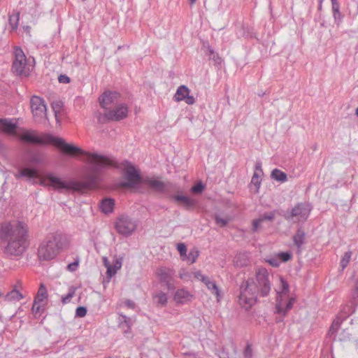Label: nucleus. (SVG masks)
Masks as SVG:
<instances>
[{
    "label": "nucleus",
    "instance_id": "nucleus-54",
    "mask_svg": "<svg viewBox=\"0 0 358 358\" xmlns=\"http://www.w3.org/2000/svg\"><path fill=\"white\" fill-rule=\"evenodd\" d=\"M357 291H358V281L356 280L355 282V291H354V293H353V296H354L355 302L352 303V306L356 303L355 296L357 294Z\"/></svg>",
    "mask_w": 358,
    "mask_h": 358
},
{
    "label": "nucleus",
    "instance_id": "nucleus-4",
    "mask_svg": "<svg viewBox=\"0 0 358 358\" xmlns=\"http://www.w3.org/2000/svg\"><path fill=\"white\" fill-rule=\"evenodd\" d=\"M103 113H99L97 120L100 123L109 121H120L127 117L128 107L120 102V94L117 92L106 91L99 98Z\"/></svg>",
    "mask_w": 358,
    "mask_h": 358
},
{
    "label": "nucleus",
    "instance_id": "nucleus-33",
    "mask_svg": "<svg viewBox=\"0 0 358 358\" xmlns=\"http://www.w3.org/2000/svg\"><path fill=\"white\" fill-rule=\"evenodd\" d=\"M76 292V288L74 287H71L69 290V293L62 296V301L64 304L68 303L70 302L71 299L73 297Z\"/></svg>",
    "mask_w": 358,
    "mask_h": 358
},
{
    "label": "nucleus",
    "instance_id": "nucleus-27",
    "mask_svg": "<svg viewBox=\"0 0 358 358\" xmlns=\"http://www.w3.org/2000/svg\"><path fill=\"white\" fill-rule=\"evenodd\" d=\"M332 5V11L335 22L338 24L341 22V13L339 11V3L337 0H331Z\"/></svg>",
    "mask_w": 358,
    "mask_h": 358
},
{
    "label": "nucleus",
    "instance_id": "nucleus-22",
    "mask_svg": "<svg viewBox=\"0 0 358 358\" xmlns=\"http://www.w3.org/2000/svg\"><path fill=\"white\" fill-rule=\"evenodd\" d=\"M271 177L273 180L280 182H285L287 180V174L285 172H283L278 169H275L272 171V172L271 173Z\"/></svg>",
    "mask_w": 358,
    "mask_h": 358
},
{
    "label": "nucleus",
    "instance_id": "nucleus-36",
    "mask_svg": "<svg viewBox=\"0 0 358 358\" xmlns=\"http://www.w3.org/2000/svg\"><path fill=\"white\" fill-rule=\"evenodd\" d=\"M123 262V257H115V259L114 260L113 266V270L115 271V273L118 270H120L122 268Z\"/></svg>",
    "mask_w": 358,
    "mask_h": 358
},
{
    "label": "nucleus",
    "instance_id": "nucleus-47",
    "mask_svg": "<svg viewBox=\"0 0 358 358\" xmlns=\"http://www.w3.org/2000/svg\"><path fill=\"white\" fill-rule=\"evenodd\" d=\"M215 222L217 224H218L220 227H224L228 223V220L217 216L215 217Z\"/></svg>",
    "mask_w": 358,
    "mask_h": 358
},
{
    "label": "nucleus",
    "instance_id": "nucleus-8",
    "mask_svg": "<svg viewBox=\"0 0 358 358\" xmlns=\"http://www.w3.org/2000/svg\"><path fill=\"white\" fill-rule=\"evenodd\" d=\"M124 170L123 177L126 180L121 182L120 186L122 187H134L141 182H143L138 171L135 166L130 162L126 161L124 164Z\"/></svg>",
    "mask_w": 358,
    "mask_h": 358
},
{
    "label": "nucleus",
    "instance_id": "nucleus-46",
    "mask_svg": "<svg viewBox=\"0 0 358 358\" xmlns=\"http://www.w3.org/2000/svg\"><path fill=\"white\" fill-rule=\"evenodd\" d=\"M252 182L255 184V185L259 188L260 186V180H259V175L258 173L255 172L252 178Z\"/></svg>",
    "mask_w": 358,
    "mask_h": 358
},
{
    "label": "nucleus",
    "instance_id": "nucleus-53",
    "mask_svg": "<svg viewBox=\"0 0 358 358\" xmlns=\"http://www.w3.org/2000/svg\"><path fill=\"white\" fill-rule=\"evenodd\" d=\"M255 172L258 173H262V163L261 162H257L255 164Z\"/></svg>",
    "mask_w": 358,
    "mask_h": 358
},
{
    "label": "nucleus",
    "instance_id": "nucleus-45",
    "mask_svg": "<svg viewBox=\"0 0 358 358\" xmlns=\"http://www.w3.org/2000/svg\"><path fill=\"white\" fill-rule=\"evenodd\" d=\"M343 312L345 313H348V315H352L355 312V307H351V306H345L343 308ZM349 316L345 317L344 320H348L349 319Z\"/></svg>",
    "mask_w": 358,
    "mask_h": 358
},
{
    "label": "nucleus",
    "instance_id": "nucleus-7",
    "mask_svg": "<svg viewBox=\"0 0 358 358\" xmlns=\"http://www.w3.org/2000/svg\"><path fill=\"white\" fill-rule=\"evenodd\" d=\"M312 209L313 206L310 203L300 202L292 209L285 211L282 215L289 222L303 224L309 217Z\"/></svg>",
    "mask_w": 358,
    "mask_h": 358
},
{
    "label": "nucleus",
    "instance_id": "nucleus-24",
    "mask_svg": "<svg viewBox=\"0 0 358 358\" xmlns=\"http://www.w3.org/2000/svg\"><path fill=\"white\" fill-rule=\"evenodd\" d=\"M6 300L8 301H18L23 299V295L17 289L14 288L9 292L5 296Z\"/></svg>",
    "mask_w": 358,
    "mask_h": 358
},
{
    "label": "nucleus",
    "instance_id": "nucleus-9",
    "mask_svg": "<svg viewBox=\"0 0 358 358\" xmlns=\"http://www.w3.org/2000/svg\"><path fill=\"white\" fill-rule=\"evenodd\" d=\"M136 221L126 215H120L115 222V230L124 236H131L136 231Z\"/></svg>",
    "mask_w": 358,
    "mask_h": 358
},
{
    "label": "nucleus",
    "instance_id": "nucleus-42",
    "mask_svg": "<svg viewBox=\"0 0 358 358\" xmlns=\"http://www.w3.org/2000/svg\"><path fill=\"white\" fill-rule=\"evenodd\" d=\"M121 316L122 317V318L124 320L123 322H122V326L125 325L127 327V329H129L130 327L132 324V319L130 317H127L126 315H121Z\"/></svg>",
    "mask_w": 358,
    "mask_h": 358
},
{
    "label": "nucleus",
    "instance_id": "nucleus-5",
    "mask_svg": "<svg viewBox=\"0 0 358 358\" xmlns=\"http://www.w3.org/2000/svg\"><path fill=\"white\" fill-rule=\"evenodd\" d=\"M66 245V238L61 233L49 234L40 245L38 256L40 260L49 261L54 259Z\"/></svg>",
    "mask_w": 358,
    "mask_h": 358
},
{
    "label": "nucleus",
    "instance_id": "nucleus-31",
    "mask_svg": "<svg viewBox=\"0 0 358 358\" xmlns=\"http://www.w3.org/2000/svg\"><path fill=\"white\" fill-rule=\"evenodd\" d=\"M199 255V252L198 250L193 248L189 252V254L185 256V259L188 260L191 264H193L196 262V259Z\"/></svg>",
    "mask_w": 358,
    "mask_h": 358
},
{
    "label": "nucleus",
    "instance_id": "nucleus-10",
    "mask_svg": "<svg viewBox=\"0 0 358 358\" xmlns=\"http://www.w3.org/2000/svg\"><path fill=\"white\" fill-rule=\"evenodd\" d=\"M176 271L172 268L160 266L156 271V275L159 282L165 285L169 291L175 289L174 276Z\"/></svg>",
    "mask_w": 358,
    "mask_h": 358
},
{
    "label": "nucleus",
    "instance_id": "nucleus-51",
    "mask_svg": "<svg viewBox=\"0 0 358 358\" xmlns=\"http://www.w3.org/2000/svg\"><path fill=\"white\" fill-rule=\"evenodd\" d=\"M183 101H185V102L189 105H192L195 103L194 98L192 96H189V94L186 96Z\"/></svg>",
    "mask_w": 358,
    "mask_h": 358
},
{
    "label": "nucleus",
    "instance_id": "nucleus-16",
    "mask_svg": "<svg viewBox=\"0 0 358 358\" xmlns=\"http://www.w3.org/2000/svg\"><path fill=\"white\" fill-rule=\"evenodd\" d=\"M306 234L302 228H299L293 236V242L296 246L299 251L301 250V246L304 243Z\"/></svg>",
    "mask_w": 358,
    "mask_h": 358
},
{
    "label": "nucleus",
    "instance_id": "nucleus-21",
    "mask_svg": "<svg viewBox=\"0 0 358 358\" xmlns=\"http://www.w3.org/2000/svg\"><path fill=\"white\" fill-rule=\"evenodd\" d=\"M189 93V90L185 85H181L177 89L174 99L176 101H183Z\"/></svg>",
    "mask_w": 358,
    "mask_h": 358
},
{
    "label": "nucleus",
    "instance_id": "nucleus-48",
    "mask_svg": "<svg viewBox=\"0 0 358 358\" xmlns=\"http://www.w3.org/2000/svg\"><path fill=\"white\" fill-rule=\"evenodd\" d=\"M210 59L213 60L215 62V64H216V65H220L222 61V58L216 52L210 57Z\"/></svg>",
    "mask_w": 358,
    "mask_h": 358
},
{
    "label": "nucleus",
    "instance_id": "nucleus-28",
    "mask_svg": "<svg viewBox=\"0 0 358 358\" xmlns=\"http://www.w3.org/2000/svg\"><path fill=\"white\" fill-rule=\"evenodd\" d=\"M206 287L211 292L212 294H214L216 296L217 300L220 301V299L221 297L220 290L219 289L215 282L213 280L208 282V283H207Z\"/></svg>",
    "mask_w": 358,
    "mask_h": 358
},
{
    "label": "nucleus",
    "instance_id": "nucleus-44",
    "mask_svg": "<svg viewBox=\"0 0 358 358\" xmlns=\"http://www.w3.org/2000/svg\"><path fill=\"white\" fill-rule=\"evenodd\" d=\"M267 262L273 267H278L280 264V261L278 257H271Z\"/></svg>",
    "mask_w": 358,
    "mask_h": 358
},
{
    "label": "nucleus",
    "instance_id": "nucleus-3",
    "mask_svg": "<svg viewBox=\"0 0 358 358\" xmlns=\"http://www.w3.org/2000/svg\"><path fill=\"white\" fill-rule=\"evenodd\" d=\"M0 238L6 243L4 253L10 257H18L28 247V228L22 222H4L1 224Z\"/></svg>",
    "mask_w": 358,
    "mask_h": 358
},
{
    "label": "nucleus",
    "instance_id": "nucleus-17",
    "mask_svg": "<svg viewBox=\"0 0 358 358\" xmlns=\"http://www.w3.org/2000/svg\"><path fill=\"white\" fill-rule=\"evenodd\" d=\"M48 299L47 289L43 284H41L37 294L34 298L35 303H41L45 305V301Z\"/></svg>",
    "mask_w": 358,
    "mask_h": 358
},
{
    "label": "nucleus",
    "instance_id": "nucleus-34",
    "mask_svg": "<svg viewBox=\"0 0 358 358\" xmlns=\"http://www.w3.org/2000/svg\"><path fill=\"white\" fill-rule=\"evenodd\" d=\"M205 189V185L202 183V182H198L195 185H194L191 188V192L194 194H200Z\"/></svg>",
    "mask_w": 358,
    "mask_h": 358
},
{
    "label": "nucleus",
    "instance_id": "nucleus-35",
    "mask_svg": "<svg viewBox=\"0 0 358 358\" xmlns=\"http://www.w3.org/2000/svg\"><path fill=\"white\" fill-rule=\"evenodd\" d=\"M352 253L351 252H347L344 254L341 261V266L343 269H344L347 265L348 264L350 258H351Z\"/></svg>",
    "mask_w": 358,
    "mask_h": 358
},
{
    "label": "nucleus",
    "instance_id": "nucleus-29",
    "mask_svg": "<svg viewBox=\"0 0 358 358\" xmlns=\"http://www.w3.org/2000/svg\"><path fill=\"white\" fill-rule=\"evenodd\" d=\"M103 266L106 268V276L108 280L115 275V271L113 270V266L110 264V261L106 257L102 258Z\"/></svg>",
    "mask_w": 358,
    "mask_h": 358
},
{
    "label": "nucleus",
    "instance_id": "nucleus-49",
    "mask_svg": "<svg viewBox=\"0 0 358 358\" xmlns=\"http://www.w3.org/2000/svg\"><path fill=\"white\" fill-rule=\"evenodd\" d=\"M58 80L60 83H70V78L66 75H60L58 78Z\"/></svg>",
    "mask_w": 358,
    "mask_h": 358
},
{
    "label": "nucleus",
    "instance_id": "nucleus-12",
    "mask_svg": "<svg viewBox=\"0 0 358 358\" xmlns=\"http://www.w3.org/2000/svg\"><path fill=\"white\" fill-rule=\"evenodd\" d=\"M143 182L148 185L151 188L162 193L168 192L169 189L172 186V185L169 182L165 183L162 181L148 177L143 179Z\"/></svg>",
    "mask_w": 358,
    "mask_h": 358
},
{
    "label": "nucleus",
    "instance_id": "nucleus-19",
    "mask_svg": "<svg viewBox=\"0 0 358 358\" xmlns=\"http://www.w3.org/2000/svg\"><path fill=\"white\" fill-rule=\"evenodd\" d=\"M0 125L2 129L8 134H15L16 124L6 119L0 120Z\"/></svg>",
    "mask_w": 358,
    "mask_h": 358
},
{
    "label": "nucleus",
    "instance_id": "nucleus-58",
    "mask_svg": "<svg viewBox=\"0 0 358 358\" xmlns=\"http://www.w3.org/2000/svg\"><path fill=\"white\" fill-rule=\"evenodd\" d=\"M197 0H189V3L190 5H193L196 3Z\"/></svg>",
    "mask_w": 358,
    "mask_h": 358
},
{
    "label": "nucleus",
    "instance_id": "nucleus-56",
    "mask_svg": "<svg viewBox=\"0 0 358 358\" xmlns=\"http://www.w3.org/2000/svg\"><path fill=\"white\" fill-rule=\"evenodd\" d=\"M126 305L130 308H134L135 306L134 302L131 300H127L126 301Z\"/></svg>",
    "mask_w": 358,
    "mask_h": 358
},
{
    "label": "nucleus",
    "instance_id": "nucleus-6",
    "mask_svg": "<svg viewBox=\"0 0 358 358\" xmlns=\"http://www.w3.org/2000/svg\"><path fill=\"white\" fill-rule=\"evenodd\" d=\"M34 59H27L19 47L14 48V59L12 65V71L18 76L28 77L34 69Z\"/></svg>",
    "mask_w": 358,
    "mask_h": 358
},
{
    "label": "nucleus",
    "instance_id": "nucleus-38",
    "mask_svg": "<svg viewBox=\"0 0 358 358\" xmlns=\"http://www.w3.org/2000/svg\"><path fill=\"white\" fill-rule=\"evenodd\" d=\"M177 250H178L180 255L185 259V256H187V247L185 243H181L177 245Z\"/></svg>",
    "mask_w": 358,
    "mask_h": 358
},
{
    "label": "nucleus",
    "instance_id": "nucleus-30",
    "mask_svg": "<svg viewBox=\"0 0 358 358\" xmlns=\"http://www.w3.org/2000/svg\"><path fill=\"white\" fill-rule=\"evenodd\" d=\"M281 290L277 291V298H283L289 292V285L283 278H280Z\"/></svg>",
    "mask_w": 358,
    "mask_h": 358
},
{
    "label": "nucleus",
    "instance_id": "nucleus-43",
    "mask_svg": "<svg viewBox=\"0 0 358 358\" xmlns=\"http://www.w3.org/2000/svg\"><path fill=\"white\" fill-rule=\"evenodd\" d=\"M30 161L34 164H42L43 162V159L38 155H33L30 158Z\"/></svg>",
    "mask_w": 358,
    "mask_h": 358
},
{
    "label": "nucleus",
    "instance_id": "nucleus-41",
    "mask_svg": "<svg viewBox=\"0 0 358 358\" xmlns=\"http://www.w3.org/2000/svg\"><path fill=\"white\" fill-rule=\"evenodd\" d=\"M341 324V322H340V319L338 317H337L332 323L331 327H330V329H329V331L331 333V334H334L335 331H337L338 328L339 327Z\"/></svg>",
    "mask_w": 358,
    "mask_h": 358
},
{
    "label": "nucleus",
    "instance_id": "nucleus-25",
    "mask_svg": "<svg viewBox=\"0 0 358 358\" xmlns=\"http://www.w3.org/2000/svg\"><path fill=\"white\" fill-rule=\"evenodd\" d=\"M196 271H189L187 269L182 268L179 271V278L185 282L192 281L194 279V273Z\"/></svg>",
    "mask_w": 358,
    "mask_h": 358
},
{
    "label": "nucleus",
    "instance_id": "nucleus-61",
    "mask_svg": "<svg viewBox=\"0 0 358 358\" xmlns=\"http://www.w3.org/2000/svg\"><path fill=\"white\" fill-rule=\"evenodd\" d=\"M1 296V294L0 293V296Z\"/></svg>",
    "mask_w": 358,
    "mask_h": 358
},
{
    "label": "nucleus",
    "instance_id": "nucleus-57",
    "mask_svg": "<svg viewBox=\"0 0 358 358\" xmlns=\"http://www.w3.org/2000/svg\"><path fill=\"white\" fill-rule=\"evenodd\" d=\"M208 55H209V57H210L213 55H214L215 52V51L213 50V49L211 48V47H208Z\"/></svg>",
    "mask_w": 358,
    "mask_h": 358
},
{
    "label": "nucleus",
    "instance_id": "nucleus-52",
    "mask_svg": "<svg viewBox=\"0 0 358 358\" xmlns=\"http://www.w3.org/2000/svg\"><path fill=\"white\" fill-rule=\"evenodd\" d=\"M41 306H44V305L41 303H35V302L34 301V305L32 306L33 312L36 313H38L40 311Z\"/></svg>",
    "mask_w": 358,
    "mask_h": 358
},
{
    "label": "nucleus",
    "instance_id": "nucleus-13",
    "mask_svg": "<svg viewBox=\"0 0 358 358\" xmlns=\"http://www.w3.org/2000/svg\"><path fill=\"white\" fill-rule=\"evenodd\" d=\"M276 213V210L266 212L261 215L257 219L254 220L252 221V231L257 232L262 228V224L264 221L272 222L275 217Z\"/></svg>",
    "mask_w": 358,
    "mask_h": 358
},
{
    "label": "nucleus",
    "instance_id": "nucleus-55",
    "mask_svg": "<svg viewBox=\"0 0 358 358\" xmlns=\"http://www.w3.org/2000/svg\"><path fill=\"white\" fill-rule=\"evenodd\" d=\"M60 103H52V108L54 110V111L55 112V113L57 112V110L59 109L60 108Z\"/></svg>",
    "mask_w": 358,
    "mask_h": 358
},
{
    "label": "nucleus",
    "instance_id": "nucleus-26",
    "mask_svg": "<svg viewBox=\"0 0 358 358\" xmlns=\"http://www.w3.org/2000/svg\"><path fill=\"white\" fill-rule=\"evenodd\" d=\"M154 301L160 306H164L167 303L168 297L166 294L159 292L153 296Z\"/></svg>",
    "mask_w": 358,
    "mask_h": 358
},
{
    "label": "nucleus",
    "instance_id": "nucleus-39",
    "mask_svg": "<svg viewBox=\"0 0 358 358\" xmlns=\"http://www.w3.org/2000/svg\"><path fill=\"white\" fill-rule=\"evenodd\" d=\"M86 314H87V309L85 307L79 306L76 308V315L77 317H83L85 316Z\"/></svg>",
    "mask_w": 358,
    "mask_h": 358
},
{
    "label": "nucleus",
    "instance_id": "nucleus-32",
    "mask_svg": "<svg viewBox=\"0 0 358 358\" xmlns=\"http://www.w3.org/2000/svg\"><path fill=\"white\" fill-rule=\"evenodd\" d=\"M194 279L202 282L206 287L207 283L212 281L209 277L203 275L200 271H197L194 273Z\"/></svg>",
    "mask_w": 358,
    "mask_h": 358
},
{
    "label": "nucleus",
    "instance_id": "nucleus-23",
    "mask_svg": "<svg viewBox=\"0 0 358 358\" xmlns=\"http://www.w3.org/2000/svg\"><path fill=\"white\" fill-rule=\"evenodd\" d=\"M19 20H20V13L19 12H15L9 15L8 24L10 27V31H15L17 29Z\"/></svg>",
    "mask_w": 358,
    "mask_h": 358
},
{
    "label": "nucleus",
    "instance_id": "nucleus-14",
    "mask_svg": "<svg viewBox=\"0 0 358 358\" xmlns=\"http://www.w3.org/2000/svg\"><path fill=\"white\" fill-rule=\"evenodd\" d=\"M295 299L294 298L289 299L287 302H284L283 298L276 299V312L278 314L285 316L287 313L292 308Z\"/></svg>",
    "mask_w": 358,
    "mask_h": 358
},
{
    "label": "nucleus",
    "instance_id": "nucleus-2",
    "mask_svg": "<svg viewBox=\"0 0 358 358\" xmlns=\"http://www.w3.org/2000/svg\"><path fill=\"white\" fill-rule=\"evenodd\" d=\"M271 289L269 273L264 268H259L255 278L248 279L240 287L239 303L245 309L252 306L258 296H267Z\"/></svg>",
    "mask_w": 358,
    "mask_h": 358
},
{
    "label": "nucleus",
    "instance_id": "nucleus-40",
    "mask_svg": "<svg viewBox=\"0 0 358 358\" xmlns=\"http://www.w3.org/2000/svg\"><path fill=\"white\" fill-rule=\"evenodd\" d=\"M243 355H244L245 358H252V350L250 344H249V343L247 344V345L244 350V352H243Z\"/></svg>",
    "mask_w": 358,
    "mask_h": 358
},
{
    "label": "nucleus",
    "instance_id": "nucleus-37",
    "mask_svg": "<svg viewBox=\"0 0 358 358\" xmlns=\"http://www.w3.org/2000/svg\"><path fill=\"white\" fill-rule=\"evenodd\" d=\"M278 257L281 262H286L291 259L292 255L289 252H282L278 254Z\"/></svg>",
    "mask_w": 358,
    "mask_h": 358
},
{
    "label": "nucleus",
    "instance_id": "nucleus-18",
    "mask_svg": "<svg viewBox=\"0 0 358 358\" xmlns=\"http://www.w3.org/2000/svg\"><path fill=\"white\" fill-rule=\"evenodd\" d=\"M114 206V199L107 198L102 200L100 208L103 213L108 214L113 212Z\"/></svg>",
    "mask_w": 358,
    "mask_h": 358
},
{
    "label": "nucleus",
    "instance_id": "nucleus-50",
    "mask_svg": "<svg viewBox=\"0 0 358 358\" xmlns=\"http://www.w3.org/2000/svg\"><path fill=\"white\" fill-rule=\"evenodd\" d=\"M78 266V262H74L71 264H69L67 266V268L69 271L73 272L75 271Z\"/></svg>",
    "mask_w": 358,
    "mask_h": 358
},
{
    "label": "nucleus",
    "instance_id": "nucleus-60",
    "mask_svg": "<svg viewBox=\"0 0 358 358\" xmlns=\"http://www.w3.org/2000/svg\"><path fill=\"white\" fill-rule=\"evenodd\" d=\"M353 320H354L353 319H350V322L352 324V322H353Z\"/></svg>",
    "mask_w": 358,
    "mask_h": 358
},
{
    "label": "nucleus",
    "instance_id": "nucleus-1",
    "mask_svg": "<svg viewBox=\"0 0 358 358\" xmlns=\"http://www.w3.org/2000/svg\"><path fill=\"white\" fill-rule=\"evenodd\" d=\"M16 135L22 141L31 144H53L69 156L85 155L90 164L84 172L83 182H69L55 176L52 173L41 175L37 170L27 167L22 169L15 174L16 178L26 177L29 180H34V183H38L42 186H51L57 190L82 191L84 189L96 188L102 180L103 169L116 165L115 162L111 158L97 153L84 151L73 144L66 143L63 138L55 137L51 134L37 136L34 131L24 130Z\"/></svg>",
    "mask_w": 358,
    "mask_h": 358
},
{
    "label": "nucleus",
    "instance_id": "nucleus-59",
    "mask_svg": "<svg viewBox=\"0 0 358 358\" xmlns=\"http://www.w3.org/2000/svg\"><path fill=\"white\" fill-rule=\"evenodd\" d=\"M355 113L356 115L358 116V108H356L355 110Z\"/></svg>",
    "mask_w": 358,
    "mask_h": 358
},
{
    "label": "nucleus",
    "instance_id": "nucleus-11",
    "mask_svg": "<svg viewBox=\"0 0 358 358\" xmlns=\"http://www.w3.org/2000/svg\"><path fill=\"white\" fill-rule=\"evenodd\" d=\"M30 106L34 117H46L47 108L43 99L37 96H32L30 100Z\"/></svg>",
    "mask_w": 358,
    "mask_h": 358
},
{
    "label": "nucleus",
    "instance_id": "nucleus-20",
    "mask_svg": "<svg viewBox=\"0 0 358 358\" xmlns=\"http://www.w3.org/2000/svg\"><path fill=\"white\" fill-rule=\"evenodd\" d=\"M173 198L176 201L182 203L187 208H193L196 205L195 200L187 196L176 195Z\"/></svg>",
    "mask_w": 358,
    "mask_h": 358
},
{
    "label": "nucleus",
    "instance_id": "nucleus-15",
    "mask_svg": "<svg viewBox=\"0 0 358 358\" xmlns=\"http://www.w3.org/2000/svg\"><path fill=\"white\" fill-rule=\"evenodd\" d=\"M193 295L185 288L178 289L173 296L177 303H185L190 301Z\"/></svg>",
    "mask_w": 358,
    "mask_h": 358
}]
</instances>
